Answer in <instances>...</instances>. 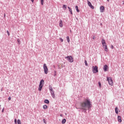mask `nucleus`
Returning a JSON list of instances; mask_svg holds the SVG:
<instances>
[{
	"instance_id": "f257e3e1",
	"label": "nucleus",
	"mask_w": 124,
	"mask_h": 124,
	"mask_svg": "<svg viewBox=\"0 0 124 124\" xmlns=\"http://www.w3.org/2000/svg\"><path fill=\"white\" fill-rule=\"evenodd\" d=\"M91 105L90 100L86 99L85 101L80 103V109H82V110H86L87 108L90 109Z\"/></svg>"
},
{
	"instance_id": "f03ea898",
	"label": "nucleus",
	"mask_w": 124,
	"mask_h": 124,
	"mask_svg": "<svg viewBox=\"0 0 124 124\" xmlns=\"http://www.w3.org/2000/svg\"><path fill=\"white\" fill-rule=\"evenodd\" d=\"M102 44L103 48L104 49L105 52H108V47H107V45H106V42H105V40L102 39Z\"/></svg>"
},
{
	"instance_id": "7ed1b4c3",
	"label": "nucleus",
	"mask_w": 124,
	"mask_h": 124,
	"mask_svg": "<svg viewBox=\"0 0 124 124\" xmlns=\"http://www.w3.org/2000/svg\"><path fill=\"white\" fill-rule=\"evenodd\" d=\"M43 86H44V80L42 79L40 82L38 91H39L40 92L41 91V90H42V88H43Z\"/></svg>"
},
{
	"instance_id": "20e7f679",
	"label": "nucleus",
	"mask_w": 124,
	"mask_h": 124,
	"mask_svg": "<svg viewBox=\"0 0 124 124\" xmlns=\"http://www.w3.org/2000/svg\"><path fill=\"white\" fill-rule=\"evenodd\" d=\"M107 81H108V84H109V85H110V86H113V85H114V82L113 81V80H112L111 78L107 77Z\"/></svg>"
},
{
	"instance_id": "39448f33",
	"label": "nucleus",
	"mask_w": 124,
	"mask_h": 124,
	"mask_svg": "<svg viewBox=\"0 0 124 124\" xmlns=\"http://www.w3.org/2000/svg\"><path fill=\"white\" fill-rule=\"evenodd\" d=\"M92 71L93 73H97L98 72V67L97 66H93Z\"/></svg>"
},
{
	"instance_id": "423d86ee",
	"label": "nucleus",
	"mask_w": 124,
	"mask_h": 124,
	"mask_svg": "<svg viewBox=\"0 0 124 124\" xmlns=\"http://www.w3.org/2000/svg\"><path fill=\"white\" fill-rule=\"evenodd\" d=\"M43 68L45 74H48V67L46 64H44Z\"/></svg>"
},
{
	"instance_id": "0eeeda50",
	"label": "nucleus",
	"mask_w": 124,
	"mask_h": 124,
	"mask_svg": "<svg viewBox=\"0 0 124 124\" xmlns=\"http://www.w3.org/2000/svg\"><path fill=\"white\" fill-rule=\"evenodd\" d=\"M65 59H67L69 62H73V58L72 56H69L65 57Z\"/></svg>"
},
{
	"instance_id": "6e6552de",
	"label": "nucleus",
	"mask_w": 124,
	"mask_h": 124,
	"mask_svg": "<svg viewBox=\"0 0 124 124\" xmlns=\"http://www.w3.org/2000/svg\"><path fill=\"white\" fill-rule=\"evenodd\" d=\"M88 5L90 7V8H92V9H94V7L92 5V3L89 0H87Z\"/></svg>"
},
{
	"instance_id": "1a4fd4ad",
	"label": "nucleus",
	"mask_w": 124,
	"mask_h": 124,
	"mask_svg": "<svg viewBox=\"0 0 124 124\" xmlns=\"http://www.w3.org/2000/svg\"><path fill=\"white\" fill-rule=\"evenodd\" d=\"M100 12H104V10H105V8H104V6H102L100 7Z\"/></svg>"
},
{
	"instance_id": "9d476101",
	"label": "nucleus",
	"mask_w": 124,
	"mask_h": 124,
	"mask_svg": "<svg viewBox=\"0 0 124 124\" xmlns=\"http://www.w3.org/2000/svg\"><path fill=\"white\" fill-rule=\"evenodd\" d=\"M103 69L104 71H107L108 70V66L107 65L104 66Z\"/></svg>"
},
{
	"instance_id": "9b49d317",
	"label": "nucleus",
	"mask_w": 124,
	"mask_h": 124,
	"mask_svg": "<svg viewBox=\"0 0 124 124\" xmlns=\"http://www.w3.org/2000/svg\"><path fill=\"white\" fill-rule=\"evenodd\" d=\"M118 121L119 123H122V117H121V116H118Z\"/></svg>"
},
{
	"instance_id": "f8f14e48",
	"label": "nucleus",
	"mask_w": 124,
	"mask_h": 124,
	"mask_svg": "<svg viewBox=\"0 0 124 124\" xmlns=\"http://www.w3.org/2000/svg\"><path fill=\"white\" fill-rule=\"evenodd\" d=\"M51 93V95L53 98H55V92L54 91H52Z\"/></svg>"
},
{
	"instance_id": "ddd939ff",
	"label": "nucleus",
	"mask_w": 124,
	"mask_h": 124,
	"mask_svg": "<svg viewBox=\"0 0 124 124\" xmlns=\"http://www.w3.org/2000/svg\"><path fill=\"white\" fill-rule=\"evenodd\" d=\"M115 113H116V114H119V108L117 107H116L115 108Z\"/></svg>"
},
{
	"instance_id": "4468645a",
	"label": "nucleus",
	"mask_w": 124,
	"mask_h": 124,
	"mask_svg": "<svg viewBox=\"0 0 124 124\" xmlns=\"http://www.w3.org/2000/svg\"><path fill=\"white\" fill-rule=\"evenodd\" d=\"M59 26L61 28H62V21L61 20L60 21V24Z\"/></svg>"
},
{
	"instance_id": "2eb2a0df",
	"label": "nucleus",
	"mask_w": 124,
	"mask_h": 124,
	"mask_svg": "<svg viewBox=\"0 0 124 124\" xmlns=\"http://www.w3.org/2000/svg\"><path fill=\"white\" fill-rule=\"evenodd\" d=\"M45 103H46L47 104H49L50 103V102L47 99H46L44 101Z\"/></svg>"
},
{
	"instance_id": "dca6fc26",
	"label": "nucleus",
	"mask_w": 124,
	"mask_h": 124,
	"mask_svg": "<svg viewBox=\"0 0 124 124\" xmlns=\"http://www.w3.org/2000/svg\"><path fill=\"white\" fill-rule=\"evenodd\" d=\"M43 109H47V108H48V107L47 106V105H45L43 106Z\"/></svg>"
},
{
	"instance_id": "f3484780",
	"label": "nucleus",
	"mask_w": 124,
	"mask_h": 124,
	"mask_svg": "<svg viewBox=\"0 0 124 124\" xmlns=\"http://www.w3.org/2000/svg\"><path fill=\"white\" fill-rule=\"evenodd\" d=\"M77 12H80V10H79V9H78V6H76L75 7Z\"/></svg>"
},
{
	"instance_id": "a211bd4d",
	"label": "nucleus",
	"mask_w": 124,
	"mask_h": 124,
	"mask_svg": "<svg viewBox=\"0 0 124 124\" xmlns=\"http://www.w3.org/2000/svg\"><path fill=\"white\" fill-rule=\"evenodd\" d=\"M67 38V41L68 43H69V42H70V40L69 39V36H67L66 37Z\"/></svg>"
},
{
	"instance_id": "6ab92c4d",
	"label": "nucleus",
	"mask_w": 124,
	"mask_h": 124,
	"mask_svg": "<svg viewBox=\"0 0 124 124\" xmlns=\"http://www.w3.org/2000/svg\"><path fill=\"white\" fill-rule=\"evenodd\" d=\"M66 122V120H65V119H64L62 120V124H65Z\"/></svg>"
},
{
	"instance_id": "aec40b11",
	"label": "nucleus",
	"mask_w": 124,
	"mask_h": 124,
	"mask_svg": "<svg viewBox=\"0 0 124 124\" xmlns=\"http://www.w3.org/2000/svg\"><path fill=\"white\" fill-rule=\"evenodd\" d=\"M17 124H21V120H20V119H18V120H17Z\"/></svg>"
},
{
	"instance_id": "412c9836",
	"label": "nucleus",
	"mask_w": 124,
	"mask_h": 124,
	"mask_svg": "<svg viewBox=\"0 0 124 124\" xmlns=\"http://www.w3.org/2000/svg\"><path fill=\"white\" fill-rule=\"evenodd\" d=\"M41 3L42 5H43V4L44 3V0H41Z\"/></svg>"
},
{
	"instance_id": "4be33fe9",
	"label": "nucleus",
	"mask_w": 124,
	"mask_h": 124,
	"mask_svg": "<svg viewBox=\"0 0 124 124\" xmlns=\"http://www.w3.org/2000/svg\"><path fill=\"white\" fill-rule=\"evenodd\" d=\"M68 8L70 12H72V10L71 9V8H70V7H68Z\"/></svg>"
},
{
	"instance_id": "5701e85b",
	"label": "nucleus",
	"mask_w": 124,
	"mask_h": 124,
	"mask_svg": "<svg viewBox=\"0 0 124 124\" xmlns=\"http://www.w3.org/2000/svg\"><path fill=\"white\" fill-rule=\"evenodd\" d=\"M84 62H85V65H86V66H88V62H87L86 60Z\"/></svg>"
},
{
	"instance_id": "b1692460",
	"label": "nucleus",
	"mask_w": 124,
	"mask_h": 124,
	"mask_svg": "<svg viewBox=\"0 0 124 124\" xmlns=\"http://www.w3.org/2000/svg\"><path fill=\"white\" fill-rule=\"evenodd\" d=\"M49 90H50V93H52V92H54V91H53V88H52V87H50V88H49Z\"/></svg>"
},
{
	"instance_id": "393cba45",
	"label": "nucleus",
	"mask_w": 124,
	"mask_h": 124,
	"mask_svg": "<svg viewBox=\"0 0 124 124\" xmlns=\"http://www.w3.org/2000/svg\"><path fill=\"white\" fill-rule=\"evenodd\" d=\"M56 75H57V72L56 71H54V76L55 77Z\"/></svg>"
},
{
	"instance_id": "a878e982",
	"label": "nucleus",
	"mask_w": 124,
	"mask_h": 124,
	"mask_svg": "<svg viewBox=\"0 0 124 124\" xmlns=\"http://www.w3.org/2000/svg\"><path fill=\"white\" fill-rule=\"evenodd\" d=\"M98 85H99V88H101V83H100V82H98Z\"/></svg>"
},
{
	"instance_id": "bb28decb",
	"label": "nucleus",
	"mask_w": 124,
	"mask_h": 124,
	"mask_svg": "<svg viewBox=\"0 0 124 124\" xmlns=\"http://www.w3.org/2000/svg\"><path fill=\"white\" fill-rule=\"evenodd\" d=\"M67 6L66 5H63V8H65V9H66Z\"/></svg>"
},
{
	"instance_id": "cd10ccee",
	"label": "nucleus",
	"mask_w": 124,
	"mask_h": 124,
	"mask_svg": "<svg viewBox=\"0 0 124 124\" xmlns=\"http://www.w3.org/2000/svg\"><path fill=\"white\" fill-rule=\"evenodd\" d=\"M60 40H61V42H63V39L62 38H60Z\"/></svg>"
},
{
	"instance_id": "c85d7f7f",
	"label": "nucleus",
	"mask_w": 124,
	"mask_h": 124,
	"mask_svg": "<svg viewBox=\"0 0 124 124\" xmlns=\"http://www.w3.org/2000/svg\"><path fill=\"white\" fill-rule=\"evenodd\" d=\"M7 33L8 34V35H10V34L9 33V31H7Z\"/></svg>"
},
{
	"instance_id": "c756f323",
	"label": "nucleus",
	"mask_w": 124,
	"mask_h": 124,
	"mask_svg": "<svg viewBox=\"0 0 124 124\" xmlns=\"http://www.w3.org/2000/svg\"><path fill=\"white\" fill-rule=\"evenodd\" d=\"M4 112V108H3L2 109V113H3Z\"/></svg>"
},
{
	"instance_id": "7c9ffc66",
	"label": "nucleus",
	"mask_w": 124,
	"mask_h": 124,
	"mask_svg": "<svg viewBox=\"0 0 124 124\" xmlns=\"http://www.w3.org/2000/svg\"><path fill=\"white\" fill-rule=\"evenodd\" d=\"M15 123L17 124V119H15Z\"/></svg>"
},
{
	"instance_id": "2f4dec72",
	"label": "nucleus",
	"mask_w": 124,
	"mask_h": 124,
	"mask_svg": "<svg viewBox=\"0 0 124 124\" xmlns=\"http://www.w3.org/2000/svg\"><path fill=\"white\" fill-rule=\"evenodd\" d=\"M17 42L20 44V40L19 39H17Z\"/></svg>"
},
{
	"instance_id": "473e14b6",
	"label": "nucleus",
	"mask_w": 124,
	"mask_h": 124,
	"mask_svg": "<svg viewBox=\"0 0 124 124\" xmlns=\"http://www.w3.org/2000/svg\"><path fill=\"white\" fill-rule=\"evenodd\" d=\"M8 100H11V97H9L8 98Z\"/></svg>"
},
{
	"instance_id": "72a5a7b5",
	"label": "nucleus",
	"mask_w": 124,
	"mask_h": 124,
	"mask_svg": "<svg viewBox=\"0 0 124 124\" xmlns=\"http://www.w3.org/2000/svg\"><path fill=\"white\" fill-rule=\"evenodd\" d=\"M111 49H114V46H111Z\"/></svg>"
},
{
	"instance_id": "f704fd0d",
	"label": "nucleus",
	"mask_w": 124,
	"mask_h": 124,
	"mask_svg": "<svg viewBox=\"0 0 124 124\" xmlns=\"http://www.w3.org/2000/svg\"><path fill=\"white\" fill-rule=\"evenodd\" d=\"M70 13H71V15H73V13H72V12H70Z\"/></svg>"
},
{
	"instance_id": "c9c22d12",
	"label": "nucleus",
	"mask_w": 124,
	"mask_h": 124,
	"mask_svg": "<svg viewBox=\"0 0 124 124\" xmlns=\"http://www.w3.org/2000/svg\"><path fill=\"white\" fill-rule=\"evenodd\" d=\"M95 39V37L93 36V39Z\"/></svg>"
},
{
	"instance_id": "e433bc0d",
	"label": "nucleus",
	"mask_w": 124,
	"mask_h": 124,
	"mask_svg": "<svg viewBox=\"0 0 124 124\" xmlns=\"http://www.w3.org/2000/svg\"><path fill=\"white\" fill-rule=\"evenodd\" d=\"M43 121H44L45 124H46V122H45V119H44Z\"/></svg>"
},
{
	"instance_id": "4c0bfd02",
	"label": "nucleus",
	"mask_w": 124,
	"mask_h": 124,
	"mask_svg": "<svg viewBox=\"0 0 124 124\" xmlns=\"http://www.w3.org/2000/svg\"><path fill=\"white\" fill-rule=\"evenodd\" d=\"M31 1L33 3L34 0H31Z\"/></svg>"
},
{
	"instance_id": "58836bf2",
	"label": "nucleus",
	"mask_w": 124,
	"mask_h": 124,
	"mask_svg": "<svg viewBox=\"0 0 124 124\" xmlns=\"http://www.w3.org/2000/svg\"><path fill=\"white\" fill-rule=\"evenodd\" d=\"M60 117H62V114H61Z\"/></svg>"
},
{
	"instance_id": "ea45409f",
	"label": "nucleus",
	"mask_w": 124,
	"mask_h": 124,
	"mask_svg": "<svg viewBox=\"0 0 124 124\" xmlns=\"http://www.w3.org/2000/svg\"><path fill=\"white\" fill-rule=\"evenodd\" d=\"M107 1H110V0H107Z\"/></svg>"
},
{
	"instance_id": "a19ab883",
	"label": "nucleus",
	"mask_w": 124,
	"mask_h": 124,
	"mask_svg": "<svg viewBox=\"0 0 124 124\" xmlns=\"http://www.w3.org/2000/svg\"><path fill=\"white\" fill-rule=\"evenodd\" d=\"M1 108H0V111Z\"/></svg>"
},
{
	"instance_id": "79ce46f5",
	"label": "nucleus",
	"mask_w": 124,
	"mask_h": 124,
	"mask_svg": "<svg viewBox=\"0 0 124 124\" xmlns=\"http://www.w3.org/2000/svg\"><path fill=\"white\" fill-rule=\"evenodd\" d=\"M4 17H5V14H4Z\"/></svg>"
}]
</instances>
